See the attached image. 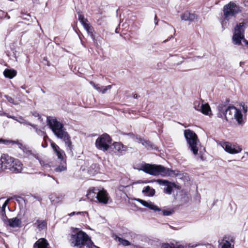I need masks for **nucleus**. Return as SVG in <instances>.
<instances>
[{"instance_id": "f03ea898", "label": "nucleus", "mask_w": 248, "mask_h": 248, "mask_svg": "<svg viewBox=\"0 0 248 248\" xmlns=\"http://www.w3.org/2000/svg\"><path fill=\"white\" fill-rule=\"evenodd\" d=\"M47 122L49 127L56 137L64 141L67 149L71 152L72 145L71 138L64 127L63 124L56 119H50V117L47 118Z\"/></svg>"}, {"instance_id": "393cba45", "label": "nucleus", "mask_w": 248, "mask_h": 248, "mask_svg": "<svg viewBox=\"0 0 248 248\" xmlns=\"http://www.w3.org/2000/svg\"><path fill=\"white\" fill-rule=\"evenodd\" d=\"M33 225L37 227L38 229L41 231L46 227L47 223L45 220H40L38 219L36 222L33 224Z\"/></svg>"}, {"instance_id": "052dcab7", "label": "nucleus", "mask_w": 248, "mask_h": 248, "mask_svg": "<svg viewBox=\"0 0 248 248\" xmlns=\"http://www.w3.org/2000/svg\"><path fill=\"white\" fill-rule=\"evenodd\" d=\"M33 115H34L35 117H39L40 116L39 114L36 112L33 113Z\"/></svg>"}, {"instance_id": "6ab92c4d", "label": "nucleus", "mask_w": 248, "mask_h": 248, "mask_svg": "<svg viewBox=\"0 0 248 248\" xmlns=\"http://www.w3.org/2000/svg\"><path fill=\"white\" fill-rule=\"evenodd\" d=\"M47 241L45 238H40L33 245V248H49Z\"/></svg>"}, {"instance_id": "c9c22d12", "label": "nucleus", "mask_w": 248, "mask_h": 248, "mask_svg": "<svg viewBox=\"0 0 248 248\" xmlns=\"http://www.w3.org/2000/svg\"><path fill=\"white\" fill-rule=\"evenodd\" d=\"M35 130L36 133L40 136H43L46 133L45 131H42L40 129H38L37 125L33 124L31 126Z\"/></svg>"}, {"instance_id": "1a4fd4ad", "label": "nucleus", "mask_w": 248, "mask_h": 248, "mask_svg": "<svg viewBox=\"0 0 248 248\" xmlns=\"http://www.w3.org/2000/svg\"><path fill=\"white\" fill-rule=\"evenodd\" d=\"M112 139L107 134H104L98 137L95 141L96 147L101 151L105 152L109 148Z\"/></svg>"}, {"instance_id": "4468645a", "label": "nucleus", "mask_w": 248, "mask_h": 248, "mask_svg": "<svg viewBox=\"0 0 248 248\" xmlns=\"http://www.w3.org/2000/svg\"><path fill=\"white\" fill-rule=\"evenodd\" d=\"M113 146L115 150V152L119 155H122L125 154L127 147L120 142H114Z\"/></svg>"}, {"instance_id": "423d86ee", "label": "nucleus", "mask_w": 248, "mask_h": 248, "mask_svg": "<svg viewBox=\"0 0 248 248\" xmlns=\"http://www.w3.org/2000/svg\"><path fill=\"white\" fill-rule=\"evenodd\" d=\"M86 196L91 201L98 202L103 204L108 203L109 201L111 202L108 193L103 188L100 189L97 187H92L88 190Z\"/></svg>"}, {"instance_id": "5701e85b", "label": "nucleus", "mask_w": 248, "mask_h": 248, "mask_svg": "<svg viewBox=\"0 0 248 248\" xmlns=\"http://www.w3.org/2000/svg\"><path fill=\"white\" fill-rule=\"evenodd\" d=\"M193 246H190V244L186 245L185 246L179 245L175 247L173 244L170 245L168 243L164 244L162 245L161 248H193Z\"/></svg>"}, {"instance_id": "69168bd1", "label": "nucleus", "mask_w": 248, "mask_h": 248, "mask_svg": "<svg viewBox=\"0 0 248 248\" xmlns=\"http://www.w3.org/2000/svg\"><path fill=\"white\" fill-rule=\"evenodd\" d=\"M133 97L134 98L137 99L138 97V95L137 94H133Z\"/></svg>"}, {"instance_id": "e433bc0d", "label": "nucleus", "mask_w": 248, "mask_h": 248, "mask_svg": "<svg viewBox=\"0 0 248 248\" xmlns=\"http://www.w3.org/2000/svg\"><path fill=\"white\" fill-rule=\"evenodd\" d=\"M194 108L198 111H200L201 109L203 107V103H201L199 101H196L193 103Z\"/></svg>"}, {"instance_id": "bb28decb", "label": "nucleus", "mask_w": 248, "mask_h": 248, "mask_svg": "<svg viewBox=\"0 0 248 248\" xmlns=\"http://www.w3.org/2000/svg\"><path fill=\"white\" fill-rule=\"evenodd\" d=\"M142 192L144 194L148 193L147 195L150 197L153 196L155 193V190L149 186H145Z\"/></svg>"}, {"instance_id": "774afa93", "label": "nucleus", "mask_w": 248, "mask_h": 248, "mask_svg": "<svg viewBox=\"0 0 248 248\" xmlns=\"http://www.w3.org/2000/svg\"><path fill=\"white\" fill-rule=\"evenodd\" d=\"M21 88L22 89H25V86L24 85L21 86Z\"/></svg>"}, {"instance_id": "864d4df0", "label": "nucleus", "mask_w": 248, "mask_h": 248, "mask_svg": "<svg viewBox=\"0 0 248 248\" xmlns=\"http://www.w3.org/2000/svg\"><path fill=\"white\" fill-rule=\"evenodd\" d=\"M48 139V137L47 136L46 134V133L44 136H43V140H44L46 142V140Z\"/></svg>"}, {"instance_id": "9d476101", "label": "nucleus", "mask_w": 248, "mask_h": 248, "mask_svg": "<svg viewBox=\"0 0 248 248\" xmlns=\"http://www.w3.org/2000/svg\"><path fill=\"white\" fill-rule=\"evenodd\" d=\"M220 145L226 152L230 154H236L242 150V148L238 144H232L227 141L221 142Z\"/></svg>"}, {"instance_id": "680f3d73", "label": "nucleus", "mask_w": 248, "mask_h": 248, "mask_svg": "<svg viewBox=\"0 0 248 248\" xmlns=\"http://www.w3.org/2000/svg\"><path fill=\"white\" fill-rule=\"evenodd\" d=\"M42 146L43 147V148H46L47 146V144L46 143V142H45V144H42Z\"/></svg>"}, {"instance_id": "4d7b16f0", "label": "nucleus", "mask_w": 248, "mask_h": 248, "mask_svg": "<svg viewBox=\"0 0 248 248\" xmlns=\"http://www.w3.org/2000/svg\"><path fill=\"white\" fill-rule=\"evenodd\" d=\"M158 20L157 19V16L156 15H155V25H157Z\"/></svg>"}, {"instance_id": "f8f14e48", "label": "nucleus", "mask_w": 248, "mask_h": 248, "mask_svg": "<svg viewBox=\"0 0 248 248\" xmlns=\"http://www.w3.org/2000/svg\"><path fill=\"white\" fill-rule=\"evenodd\" d=\"M15 159L7 154H3L0 158L1 167L4 169H9L14 164Z\"/></svg>"}, {"instance_id": "412c9836", "label": "nucleus", "mask_w": 248, "mask_h": 248, "mask_svg": "<svg viewBox=\"0 0 248 248\" xmlns=\"http://www.w3.org/2000/svg\"><path fill=\"white\" fill-rule=\"evenodd\" d=\"M7 222L9 223V225L12 228L19 227L21 224V220L17 217L9 219Z\"/></svg>"}, {"instance_id": "9b49d317", "label": "nucleus", "mask_w": 248, "mask_h": 248, "mask_svg": "<svg viewBox=\"0 0 248 248\" xmlns=\"http://www.w3.org/2000/svg\"><path fill=\"white\" fill-rule=\"evenodd\" d=\"M156 182L159 185L166 186L164 188V192L169 195L171 194L173 188L176 187V185L174 183L170 182L168 180L158 179L156 180Z\"/></svg>"}, {"instance_id": "de8ad7c7", "label": "nucleus", "mask_w": 248, "mask_h": 248, "mask_svg": "<svg viewBox=\"0 0 248 248\" xmlns=\"http://www.w3.org/2000/svg\"><path fill=\"white\" fill-rule=\"evenodd\" d=\"M5 97L7 99V101L13 104H15L14 102V99L13 98H12L10 96H9L8 95H5Z\"/></svg>"}, {"instance_id": "39448f33", "label": "nucleus", "mask_w": 248, "mask_h": 248, "mask_svg": "<svg viewBox=\"0 0 248 248\" xmlns=\"http://www.w3.org/2000/svg\"><path fill=\"white\" fill-rule=\"evenodd\" d=\"M242 12V7L234 2L230 1L225 5L223 8V13L220 22L222 28L225 29L228 24V22L232 18H235L236 16Z\"/></svg>"}, {"instance_id": "2eb2a0df", "label": "nucleus", "mask_w": 248, "mask_h": 248, "mask_svg": "<svg viewBox=\"0 0 248 248\" xmlns=\"http://www.w3.org/2000/svg\"><path fill=\"white\" fill-rule=\"evenodd\" d=\"M136 200L141 203L144 207H147L151 210H154L155 211H161V209L159 208L158 206L155 205L154 203L151 202H147L146 201L140 199H136Z\"/></svg>"}, {"instance_id": "4c0bfd02", "label": "nucleus", "mask_w": 248, "mask_h": 248, "mask_svg": "<svg viewBox=\"0 0 248 248\" xmlns=\"http://www.w3.org/2000/svg\"><path fill=\"white\" fill-rule=\"evenodd\" d=\"M83 27L89 35L94 32L93 28L89 24L84 25Z\"/></svg>"}, {"instance_id": "0eeeda50", "label": "nucleus", "mask_w": 248, "mask_h": 248, "mask_svg": "<svg viewBox=\"0 0 248 248\" xmlns=\"http://www.w3.org/2000/svg\"><path fill=\"white\" fill-rule=\"evenodd\" d=\"M184 135L188 148L194 155H197L199 151L197 145L199 140L196 134L193 131L188 129L184 130Z\"/></svg>"}, {"instance_id": "7c9ffc66", "label": "nucleus", "mask_w": 248, "mask_h": 248, "mask_svg": "<svg viewBox=\"0 0 248 248\" xmlns=\"http://www.w3.org/2000/svg\"><path fill=\"white\" fill-rule=\"evenodd\" d=\"M122 134L123 135H126L129 136L130 138L132 139L134 141L138 142L139 140V138L140 137L138 135H135L132 132L130 133H122Z\"/></svg>"}, {"instance_id": "6e6552de", "label": "nucleus", "mask_w": 248, "mask_h": 248, "mask_svg": "<svg viewBox=\"0 0 248 248\" xmlns=\"http://www.w3.org/2000/svg\"><path fill=\"white\" fill-rule=\"evenodd\" d=\"M218 117L221 118L225 117L226 121H229L234 118L236 108L234 106L227 107L225 106H219L218 107Z\"/></svg>"}, {"instance_id": "49530a36", "label": "nucleus", "mask_w": 248, "mask_h": 248, "mask_svg": "<svg viewBox=\"0 0 248 248\" xmlns=\"http://www.w3.org/2000/svg\"><path fill=\"white\" fill-rule=\"evenodd\" d=\"M10 140L0 139V144L2 143L5 145H9L10 144Z\"/></svg>"}, {"instance_id": "aec40b11", "label": "nucleus", "mask_w": 248, "mask_h": 248, "mask_svg": "<svg viewBox=\"0 0 248 248\" xmlns=\"http://www.w3.org/2000/svg\"><path fill=\"white\" fill-rule=\"evenodd\" d=\"M223 241H224L221 248H234V245H232V243H233L234 239L232 237L229 236L228 237H224Z\"/></svg>"}, {"instance_id": "c03bdc74", "label": "nucleus", "mask_w": 248, "mask_h": 248, "mask_svg": "<svg viewBox=\"0 0 248 248\" xmlns=\"http://www.w3.org/2000/svg\"><path fill=\"white\" fill-rule=\"evenodd\" d=\"M21 16H20L21 18H22L24 20H26L28 21L30 20V17H31V15L29 14H26L23 13H21Z\"/></svg>"}, {"instance_id": "09e8293b", "label": "nucleus", "mask_w": 248, "mask_h": 248, "mask_svg": "<svg viewBox=\"0 0 248 248\" xmlns=\"http://www.w3.org/2000/svg\"><path fill=\"white\" fill-rule=\"evenodd\" d=\"M8 200L6 201L4 203H3L2 207H1V211H3V210H4V211H5V207L6 206H7V204H8Z\"/></svg>"}, {"instance_id": "13d9d810", "label": "nucleus", "mask_w": 248, "mask_h": 248, "mask_svg": "<svg viewBox=\"0 0 248 248\" xmlns=\"http://www.w3.org/2000/svg\"><path fill=\"white\" fill-rule=\"evenodd\" d=\"M34 198L39 202H41V201L42 200L41 198L39 197L34 196Z\"/></svg>"}, {"instance_id": "0e129e2a", "label": "nucleus", "mask_w": 248, "mask_h": 248, "mask_svg": "<svg viewBox=\"0 0 248 248\" xmlns=\"http://www.w3.org/2000/svg\"><path fill=\"white\" fill-rule=\"evenodd\" d=\"M5 17L7 19H9L10 18V16L7 14L5 15Z\"/></svg>"}, {"instance_id": "a19ab883", "label": "nucleus", "mask_w": 248, "mask_h": 248, "mask_svg": "<svg viewBox=\"0 0 248 248\" xmlns=\"http://www.w3.org/2000/svg\"><path fill=\"white\" fill-rule=\"evenodd\" d=\"M189 12L186 11L181 15V18L182 20L189 21Z\"/></svg>"}, {"instance_id": "338daca9", "label": "nucleus", "mask_w": 248, "mask_h": 248, "mask_svg": "<svg viewBox=\"0 0 248 248\" xmlns=\"http://www.w3.org/2000/svg\"><path fill=\"white\" fill-rule=\"evenodd\" d=\"M47 64V66H50V62H48V61L47 62V64Z\"/></svg>"}, {"instance_id": "6e6d98bb", "label": "nucleus", "mask_w": 248, "mask_h": 248, "mask_svg": "<svg viewBox=\"0 0 248 248\" xmlns=\"http://www.w3.org/2000/svg\"><path fill=\"white\" fill-rule=\"evenodd\" d=\"M90 37H91L92 40H94L95 36L93 34V32L91 34H89Z\"/></svg>"}, {"instance_id": "e2e57ef3", "label": "nucleus", "mask_w": 248, "mask_h": 248, "mask_svg": "<svg viewBox=\"0 0 248 248\" xmlns=\"http://www.w3.org/2000/svg\"><path fill=\"white\" fill-rule=\"evenodd\" d=\"M92 40L93 41V42L94 44L96 46L98 45V44H97V40H96V39H95V38H94V40Z\"/></svg>"}, {"instance_id": "ddd939ff", "label": "nucleus", "mask_w": 248, "mask_h": 248, "mask_svg": "<svg viewBox=\"0 0 248 248\" xmlns=\"http://www.w3.org/2000/svg\"><path fill=\"white\" fill-rule=\"evenodd\" d=\"M138 143H141L144 146L147 150L159 151V148L155 145L153 144L151 141L149 140H146L141 137L138 138Z\"/></svg>"}, {"instance_id": "c85d7f7f", "label": "nucleus", "mask_w": 248, "mask_h": 248, "mask_svg": "<svg viewBox=\"0 0 248 248\" xmlns=\"http://www.w3.org/2000/svg\"><path fill=\"white\" fill-rule=\"evenodd\" d=\"M203 114L209 115L210 114L211 110L209 105L208 104H203V107H202V108L201 109L200 111Z\"/></svg>"}, {"instance_id": "3c124183", "label": "nucleus", "mask_w": 248, "mask_h": 248, "mask_svg": "<svg viewBox=\"0 0 248 248\" xmlns=\"http://www.w3.org/2000/svg\"><path fill=\"white\" fill-rule=\"evenodd\" d=\"M103 21V18H101L97 20V23L99 25H101L102 24V22Z\"/></svg>"}, {"instance_id": "b1692460", "label": "nucleus", "mask_w": 248, "mask_h": 248, "mask_svg": "<svg viewBox=\"0 0 248 248\" xmlns=\"http://www.w3.org/2000/svg\"><path fill=\"white\" fill-rule=\"evenodd\" d=\"M5 77L11 79L16 75V71L14 69H6L3 72Z\"/></svg>"}, {"instance_id": "f704fd0d", "label": "nucleus", "mask_w": 248, "mask_h": 248, "mask_svg": "<svg viewBox=\"0 0 248 248\" xmlns=\"http://www.w3.org/2000/svg\"><path fill=\"white\" fill-rule=\"evenodd\" d=\"M78 18L79 22L81 23V24L84 26L85 24H88L87 23L88 22V20L84 18V16L83 15L81 14L79 12H78Z\"/></svg>"}, {"instance_id": "2f4dec72", "label": "nucleus", "mask_w": 248, "mask_h": 248, "mask_svg": "<svg viewBox=\"0 0 248 248\" xmlns=\"http://www.w3.org/2000/svg\"><path fill=\"white\" fill-rule=\"evenodd\" d=\"M115 240H118L120 243H121L124 246H128L131 245V243L129 241L122 238L118 236L116 237Z\"/></svg>"}, {"instance_id": "a211bd4d", "label": "nucleus", "mask_w": 248, "mask_h": 248, "mask_svg": "<svg viewBox=\"0 0 248 248\" xmlns=\"http://www.w3.org/2000/svg\"><path fill=\"white\" fill-rule=\"evenodd\" d=\"M90 84L92 85L98 92L102 93H105L107 91L111 89L112 85H109L106 86H100L99 84H96L93 81H91Z\"/></svg>"}, {"instance_id": "20e7f679", "label": "nucleus", "mask_w": 248, "mask_h": 248, "mask_svg": "<svg viewBox=\"0 0 248 248\" xmlns=\"http://www.w3.org/2000/svg\"><path fill=\"white\" fill-rule=\"evenodd\" d=\"M69 242L71 246L77 248H83L85 246L87 248H90V244H93L91 238L85 232L77 228L74 229L70 235Z\"/></svg>"}, {"instance_id": "a18cd8bd", "label": "nucleus", "mask_w": 248, "mask_h": 248, "mask_svg": "<svg viewBox=\"0 0 248 248\" xmlns=\"http://www.w3.org/2000/svg\"><path fill=\"white\" fill-rule=\"evenodd\" d=\"M196 18H197V16L194 14L190 13L189 12V21H193Z\"/></svg>"}, {"instance_id": "72a5a7b5", "label": "nucleus", "mask_w": 248, "mask_h": 248, "mask_svg": "<svg viewBox=\"0 0 248 248\" xmlns=\"http://www.w3.org/2000/svg\"><path fill=\"white\" fill-rule=\"evenodd\" d=\"M10 144H16L18 146V148L22 150L23 152H25L27 150L26 147L23 145L22 143H20L18 140H10Z\"/></svg>"}, {"instance_id": "58836bf2", "label": "nucleus", "mask_w": 248, "mask_h": 248, "mask_svg": "<svg viewBox=\"0 0 248 248\" xmlns=\"http://www.w3.org/2000/svg\"><path fill=\"white\" fill-rule=\"evenodd\" d=\"M0 217L1 220L4 222L7 221L8 219H9L6 216L5 211H4V210H3V211H0Z\"/></svg>"}, {"instance_id": "5fc2aeb1", "label": "nucleus", "mask_w": 248, "mask_h": 248, "mask_svg": "<svg viewBox=\"0 0 248 248\" xmlns=\"http://www.w3.org/2000/svg\"><path fill=\"white\" fill-rule=\"evenodd\" d=\"M173 37V36L172 35H170V36L166 40H165V41H163L164 43H166L167 42H168L169 40H170L171 38H172Z\"/></svg>"}, {"instance_id": "473e14b6", "label": "nucleus", "mask_w": 248, "mask_h": 248, "mask_svg": "<svg viewBox=\"0 0 248 248\" xmlns=\"http://www.w3.org/2000/svg\"><path fill=\"white\" fill-rule=\"evenodd\" d=\"M35 157L39 160L40 165L44 169H47V168H49L50 167V166L47 163L40 159L37 155H35Z\"/></svg>"}, {"instance_id": "cd10ccee", "label": "nucleus", "mask_w": 248, "mask_h": 248, "mask_svg": "<svg viewBox=\"0 0 248 248\" xmlns=\"http://www.w3.org/2000/svg\"><path fill=\"white\" fill-rule=\"evenodd\" d=\"M234 118L236 120L239 124H243V115L241 110L236 108V111H235Z\"/></svg>"}, {"instance_id": "f257e3e1", "label": "nucleus", "mask_w": 248, "mask_h": 248, "mask_svg": "<svg viewBox=\"0 0 248 248\" xmlns=\"http://www.w3.org/2000/svg\"><path fill=\"white\" fill-rule=\"evenodd\" d=\"M47 122L49 127L56 137L64 141L67 149L71 152L72 145L71 138L64 127L63 124L56 119H50V117L47 118Z\"/></svg>"}, {"instance_id": "f3484780", "label": "nucleus", "mask_w": 248, "mask_h": 248, "mask_svg": "<svg viewBox=\"0 0 248 248\" xmlns=\"http://www.w3.org/2000/svg\"><path fill=\"white\" fill-rule=\"evenodd\" d=\"M13 164L9 170L13 172L16 173L21 172L22 170L23 165L20 161L17 159H15Z\"/></svg>"}, {"instance_id": "8fccbe9b", "label": "nucleus", "mask_w": 248, "mask_h": 248, "mask_svg": "<svg viewBox=\"0 0 248 248\" xmlns=\"http://www.w3.org/2000/svg\"><path fill=\"white\" fill-rule=\"evenodd\" d=\"M243 110L244 113H247L248 111V106L243 104L242 106Z\"/></svg>"}, {"instance_id": "ea45409f", "label": "nucleus", "mask_w": 248, "mask_h": 248, "mask_svg": "<svg viewBox=\"0 0 248 248\" xmlns=\"http://www.w3.org/2000/svg\"><path fill=\"white\" fill-rule=\"evenodd\" d=\"M49 200L53 204L58 202L59 197H56L55 194H51L49 197Z\"/></svg>"}, {"instance_id": "c756f323", "label": "nucleus", "mask_w": 248, "mask_h": 248, "mask_svg": "<svg viewBox=\"0 0 248 248\" xmlns=\"http://www.w3.org/2000/svg\"><path fill=\"white\" fill-rule=\"evenodd\" d=\"M245 23L241 22L239 24L237 25L235 28V32L238 33H241L243 34L244 33V26Z\"/></svg>"}, {"instance_id": "7ed1b4c3", "label": "nucleus", "mask_w": 248, "mask_h": 248, "mask_svg": "<svg viewBox=\"0 0 248 248\" xmlns=\"http://www.w3.org/2000/svg\"><path fill=\"white\" fill-rule=\"evenodd\" d=\"M140 170L151 175L158 176L160 175L163 177L177 176L180 172L179 170H172L160 165L148 163L142 165Z\"/></svg>"}, {"instance_id": "dca6fc26", "label": "nucleus", "mask_w": 248, "mask_h": 248, "mask_svg": "<svg viewBox=\"0 0 248 248\" xmlns=\"http://www.w3.org/2000/svg\"><path fill=\"white\" fill-rule=\"evenodd\" d=\"M51 146L58 158L60 159L61 161H65L64 159L65 155L64 151L61 150L60 147L54 142L51 143Z\"/></svg>"}, {"instance_id": "a878e982", "label": "nucleus", "mask_w": 248, "mask_h": 248, "mask_svg": "<svg viewBox=\"0 0 248 248\" xmlns=\"http://www.w3.org/2000/svg\"><path fill=\"white\" fill-rule=\"evenodd\" d=\"M67 169L66 161H61L60 165L56 167L54 170L57 172H61L66 170Z\"/></svg>"}, {"instance_id": "4be33fe9", "label": "nucleus", "mask_w": 248, "mask_h": 248, "mask_svg": "<svg viewBox=\"0 0 248 248\" xmlns=\"http://www.w3.org/2000/svg\"><path fill=\"white\" fill-rule=\"evenodd\" d=\"M244 37V35L243 34L234 32L232 36V40L235 44L240 45L241 44V40Z\"/></svg>"}, {"instance_id": "603ef678", "label": "nucleus", "mask_w": 248, "mask_h": 248, "mask_svg": "<svg viewBox=\"0 0 248 248\" xmlns=\"http://www.w3.org/2000/svg\"><path fill=\"white\" fill-rule=\"evenodd\" d=\"M76 215H88V213L86 212H76Z\"/></svg>"}, {"instance_id": "37998d69", "label": "nucleus", "mask_w": 248, "mask_h": 248, "mask_svg": "<svg viewBox=\"0 0 248 248\" xmlns=\"http://www.w3.org/2000/svg\"><path fill=\"white\" fill-rule=\"evenodd\" d=\"M174 210L171 209L170 210H163L162 211V215L164 216H169L174 213Z\"/></svg>"}, {"instance_id": "bf43d9fd", "label": "nucleus", "mask_w": 248, "mask_h": 248, "mask_svg": "<svg viewBox=\"0 0 248 248\" xmlns=\"http://www.w3.org/2000/svg\"><path fill=\"white\" fill-rule=\"evenodd\" d=\"M75 215H76V212H73L69 214L68 216L71 217V216H74Z\"/></svg>"}, {"instance_id": "79ce46f5", "label": "nucleus", "mask_w": 248, "mask_h": 248, "mask_svg": "<svg viewBox=\"0 0 248 248\" xmlns=\"http://www.w3.org/2000/svg\"><path fill=\"white\" fill-rule=\"evenodd\" d=\"M18 122H19L20 124H26V125H30V126H32L33 124H31V123L27 121L26 120H25V119H24L22 117H20L19 118V120H17Z\"/></svg>"}]
</instances>
